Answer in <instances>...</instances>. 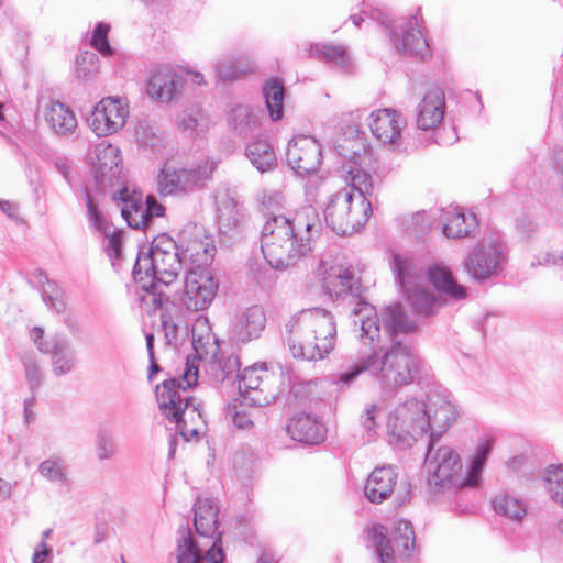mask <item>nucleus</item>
Returning a JSON list of instances; mask_svg holds the SVG:
<instances>
[{"mask_svg": "<svg viewBox=\"0 0 563 563\" xmlns=\"http://www.w3.org/2000/svg\"><path fill=\"white\" fill-rule=\"evenodd\" d=\"M416 328L399 303L383 308L379 316L361 319V341L372 350V376L384 390H395L419 378V356L409 344L395 339L399 333L415 332Z\"/></svg>", "mask_w": 563, "mask_h": 563, "instance_id": "f257e3e1", "label": "nucleus"}, {"mask_svg": "<svg viewBox=\"0 0 563 563\" xmlns=\"http://www.w3.org/2000/svg\"><path fill=\"white\" fill-rule=\"evenodd\" d=\"M184 265L178 244L162 236L153 241L147 252L140 251L132 271L133 279L140 284L142 302L154 310L169 302L166 289L176 280Z\"/></svg>", "mask_w": 563, "mask_h": 563, "instance_id": "f03ea898", "label": "nucleus"}, {"mask_svg": "<svg viewBox=\"0 0 563 563\" xmlns=\"http://www.w3.org/2000/svg\"><path fill=\"white\" fill-rule=\"evenodd\" d=\"M314 233V222L303 213L273 216L261 230L263 255L273 268L285 269L312 251Z\"/></svg>", "mask_w": 563, "mask_h": 563, "instance_id": "7ed1b4c3", "label": "nucleus"}, {"mask_svg": "<svg viewBox=\"0 0 563 563\" xmlns=\"http://www.w3.org/2000/svg\"><path fill=\"white\" fill-rule=\"evenodd\" d=\"M336 324L325 309L301 311L286 324L285 341L296 358H324L335 345Z\"/></svg>", "mask_w": 563, "mask_h": 563, "instance_id": "20e7f679", "label": "nucleus"}, {"mask_svg": "<svg viewBox=\"0 0 563 563\" xmlns=\"http://www.w3.org/2000/svg\"><path fill=\"white\" fill-rule=\"evenodd\" d=\"M196 532L208 542L199 545L188 527L179 529L177 563H223L222 533L218 531V506L209 498H198L194 505Z\"/></svg>", "mask_w": 563, "mask_h": 563, "instance_id": "39448f33", "label": "nucleus"}, {"mask_svg": "<svg viewBox=\"0 0 563 563\" xmlns=\"http://www.w3.org/2000/svg\"><path fill=\"white\" fill-rule=\"evenodd\" d=\"M388 443L397 451H405L423 438L430 429L428 399L410 398L394 410V422H389Z\"/></svg>", "mask_w": 563, "mask_h": 563, "instance_id": "423d86ee", "label": "nucleus"}, {"mask_svg": "<svg viewBox=\"0 0 563 563\" xmlns=\"http://www.w3.org/2000/svg\"><path fill=\"white\" fill-rule=\"evenodd\" d=\"M462 460H424L427 483L432 495L459 487H475L479 484L486 460H471L466 475H462Z\"/></svg>", "mask_w": 563, "mask_h": 563, "instance_id": "0eeeda50", "label": "nucleus"}, {"mask_svg": "<svg viewBox=\"0 0 563 563\" xmlns=\"http://www.w3.org/2000/svg\"><path fill=\"white\" fill-rule=\"evenodd\" d=\"M197 380L198 367L187 361L186 369L180 377L165 379L156 386L155 395L159 409L169 421L178 423L189 407L198 411V405L194 404L196 399L189 396L183 397L180 393V390L186 393L189 387L197 384Z\"/></svg>", "mask_w": 563, "mask_h": 563, "instance_id": "6e6552de", "label": "nucleus"}, {"mask_svg": "<svg viewBox=\"0 0 563 563\" xmlns=\"http://www.w3.org/2000/svg\"><path fill=\"white\" fill-rule=\"evenodd\" d=\"M371 213V203L354 207V194L344 188L331 196L324 209V220L336 234L350 235L367 222Z\"/></svg>", "mask_w": 563, "mask_h": 563, "instance_id": "1a4fd4ad", "label": "nucleus"}, {"mask_svg": "<svg viewBox=\"0 0 563 563\" xmlns=\"http://www.w3.org/2000/svg\"><path fill=\"white\" fill-rule=\"evenodd\" d=\"M218 162L207 158L192 167H164L157 175V189L163 196L187 195L202 189L212 179Z\"/></svg>", "mask_w": 563, "mask_h": 563, "instance_id": "9d476101", "label": "nucleus"}, {"mask_svg": "<svg viewBox=\"0 0 563 563\" xmlns=\"http://www.w3.org/2000/svg\"><path fill=\"white\" fill-rule=\"evenodd\" d=\"M391 268L396 282L405 294L413 313L429 317L433 314L438 300L434 294L416 285L417 267L413 262L398 253L393 254Z\"/></svg>", "mask_w": 563, "mask_h": 563, "instance_id": "9b49d317", "label": "nucleus"}, {"mask_svg": "<svg viewBox=\"0 0 563 563\" xmlns=\"http://www.w3.org/2000/svg\"><path fill=\"white\" fill-rule=\"evenodd\" d=\"M112 200L121 206V216L132 229L147 228L154 218L163 217L165 208L153 195H148L143 206V195L140 191H129L128 187L114 191Z\"/></svg>", "mask_w": 563, "mask_h": 563, "instance_id": "f8f14e48", "label": "nucleus"}, {"mask_svg": "<svg viewBox=\"0 0 563 563\" xmlns=\"http://www.w3.org/2000/svg\"><path fill=\"white\" fill-rule=\"evenodd\" d=\"M236 377L240 395L254 406H267L278 395L277 376L265 365L245 367Z\"/></svg>", "mask_w": 563, "mask_h": 563, "instance_id": "ddd939ff", "label": "nucleus"}, {"mask_svg": "<svg viewBox=\"0 0 563 563\" xmlns=\"http://www.w3.org/2000/svg\"><path fill=\"white\" fill-rule=\"evenodd\" d=\"M129 117L128 102L119 97L101 99L87 118V123L97 136H108L120 131Z\"/></svg>", "mask_w": 563, "mask_h": 563, "instance_id": "4468645a", "label": "nucleus"}, {"mask_svg": "<svg viewBox=\"0 0 563 563\" xmlns=\"http://www.w3.org/2000/svg\"><path fill=\"white\" fill-rule=\"evenodd\" d=\"M219 284L208 271L188 269L183 302L187 309L202 311L213 301Z\"/></svg>", "mask_w": 563, "mask_h": 563, "instance_id": "2eb2a0df", "label": "nucleus"}, {"mask_svg": "<svg viewBox=\"0 0 563 563\" xmlns=\"http://www.w3.org/2000/svg\"><path fill=\"white\" fill-rule=\"evenodd\" d=\"M321 158V146L313 137L298 135L289 141L286 162L297 175L305 176L317 172Z\"/></svg>", "mask_w": 563, "mask_h": 563, "instance_id": "dca6fc26", "label": "nucleus"}, {"mask_svg": "<svg viewBox=\"0 0 563 563\" xmlns=\"http://www.w3.org/2000/svg\"><path fill=\"white\" fill-rule=\"evenodd\" d=\"M504 260L501 244L479 242L464 261L467 274L477 282L496 275Z\"/></svg>", "mask_w": 563, "mask_h": 563, "instance_id": "f3484780", "label": "nucleus"}, {"mask_svg": "<svg viewBox=\"0 0 563 563\" xmlns=\"http://www.w3.org/2000/svg\"><path fill=\"white\" fill-rule=\"evenodd\" d=\"M455 406L444 397L431 393L428 395V420L430 421V435L427 443L424 457H430L435 450L442 434L456 420Z\"/></svg>", "mask_w": 563, "mask_h": 563, "instance_id": "a211bd4d", "label": "nucleus"}, {"mask_svg": "<svg viewBox=\"0 0 563 563\" xmlns=\"http://www.w3.org/2000/svg\"><path fill=\"white\" fill-rule=\"evenodd\" d=\"M266 327V313L262 306L252 305L238 311L230 321L229 339L236 344L257 340Z\"/></svg>", "mask_w": 563, "mask_h": 563, "instance_id": "6ab92c4d", "label": "nucleus"}, {"mask_svg": "<svg viewBox=\"0 0 563 563\" xmlns=\"http://www.w3.org/2000/svg\"><path fill=\"white\" fill-rule=\"evenodd\" d=\"M96 163L92 167L96 187L102 194L107 187L117 185L122 172V158L120 150L112 145L99 144L96 147Z\"/></svg>", "mask_w": 563, "mask_h": 563, "instance_id": "aec40b11", "label": "nucleus"}, {"mask_svg": "<svg viewBox=\"0 0 563 563\" xmlns=\"http://www.w3.org/2000/svg\"><path fill=\"white\" fill-rule=\"evenodd\" d=\"M219 232L229 240H234L243 230L244 208L229 190H219L216 196Z\"/></svg>", "mask_w": 563, "mask_h": 563, "instance_id": "412c9836", "label": "nucleus"}, {"mask_svg": "<svg viewBox=\"0 0 563 563\" xmlns=\"http://www.w3.org/2000/svg\"><path fill=\"white\" fill-rule=\"evenodd\" d=\"M180 254L184 263L189 261V269L207 271V267L212 263L216 254V246L212 240L198 232L194 238H187L185 231L180 238Z\"/></svg>", "mask_w": 563, "mask_h": 563, "instance_id": "4be33fe9", "label": "nucleus"}, {"mask_svg": "<svg viewBox=\"0 0 563 563\" xmlns=\"http://www.w3.org/2000/svg\"><path fill=\"white\" fill-rule=\"evenodd\" d=\"M322 286L331 299H339L346 295L356 299L361 298V277L353 267H331L329 272H325Z\"/></svg>", "mask_w": 563, "mask_h": 563, "instance_id": "5701e85b", "label": "nucleus"}, {"mask_svg": "<svg viewBox=\"0 0 563 563\" xmlns=\"http://www.w3.org/2000/svg\"><path fill=\"white\" fill-rule=\"evenodd\" d=\"M405 125L402 114L393 109H378L368 117L372 134L383 144H396Z\"/></svg>", "mask_w": 563, "mask_h": 563, "instance_id": "b1692460", "label": "nucleus"}, {"mask_svg": "<svg viewBox=\"0 0 563 563\" xmlns=\"http://www.w3.org/2000/svg\"><path fill=\"white\" fill-rule=\"evenodd\" d=\"M184 85L183 77L168 67H158L151 71L146 81V93L154 100L168 103Z\"/></svg>", "mask_w": 563, "mask_h": 563, "instance_id": "393cba45", "label": "nucleus"}, {"mask_svg": "<svg viewBox=\"0 0 563 563\" xmlns=\"http://www.w3.org/2000/svg\"><path fill=\"white\" fill-rule=\"evenodd\" d=\"M389 38L397 52L409 56L424 57L429 54V43L423 34L419 16L413 14L407 22V30L401 38L395 31L389 32Z\"/></svg>", "mask_w": 563, "mask_h": 563, "instance_id": "a878e982", "label": "nucleus"}, {"mask_svg": "<svg viewBox=\"0 0 563 563\" xmlns=\"http://www.w3.org/2000/svg\"><path fill=\"white\" fill-rule=\"evenodd\" d=\"M444 91L438 87H430L417 107V126L420 130L434 129L444 117Z\"/></svg>", "mask_w": 563, "mask_h": 563, "instance_id": "bb28decb", "label": "nucleus"}, {"mask_svg": "<svg viewBox=\"0 0 563 563\" xmlns=\"http://www.w3.org/2000/svg\"><path fill=\"white\" fill-rule=\"evenodd\" d=\"M287 433L297 442L306 445H317L325 440L327 430L316 417L299 413L289 420Z\"/></svg>", "mask_w": 563, "mask_h": 563, "instance_id": "cd10ccee", "label": "nucleus"}, {"mask_svg": "<svg viewBox=\"0 0 563 563\" xmlns=\"http://www.w3.org/2000/svg\"><path fill=\"white\" fill-rule=\"evenodd\" d=\"M344 157L349 158L352 162V165L349 166L346 181L351 186V190L358 192V201L360 205L366 206V203H371V197L375 191V183L369 173L361 167L363 163V155L361 154V150H353L350 154H342Z\"/></svg>", "mask_w": 563, "mask_h": 563, "instance_id": "c85d7f7f", "label": "nucleus"}, {"mask_svg": "<svg viewBox=\"0 0 563 563\" xmlns=\"http://www.w3.org/2000/svg\"><path fill=\"white\" fill-rule=\"evenodd\" d=\"M245 156L261 174L273 172L278 166L274 146L262 133L252 137L245 146Z\"/></svg>", "mask_w": 563, "mask_h": 563, "instance_id": "c756f323", "label": "nucleus"}, {"mask_svg": "<svg viewBox=\"0 0 563 563\" xmlns=\"http://www.w3.org/2000/svg\"><path fill=\"white\" fill-rule=\"evenodd\" d=\"M397 473L391 465L376 467L368 476L364 487L366 498L373 504H380L394 490Z\"/></svg>", "mask_w": 563, "mask_h": 563, "instance_id": "7c9ffc66", "label": "nucleus"}, {"mask_svg": "<svg viewBox=\"0 0 563 563\" xmlns=\"http://www.w3.org/2000/svg\"><path fill=\"white\" fill-rule=\"evenodd\" d=\"M40 351L51 354L52 371L56 376H64L76 366V352L68 340L54 339L51 346H40Z\"/></svg>", "mask_w": 563, "mask_h": 563, "instance_id": "2f4dec72", "label": "nucleus"}, {"mask_svg": "<svg viewBox=\"0 0 563 563\" xmlns=\"http://www.w3.org/2000/svg\"><path fill=\"white\" fill-rule=\"evenodd\" d=\"M262 112L249 104L232 108L228 121L231 130L241 137H247L260 126Z\"/></svg>", "mask_w": 563, "mask_h": 563, "instance_id": "473e14b6", "label": "nucleus"}, {"mask_svg": "<svg viewBox=\"0 0 563 563\" xmlns=\"http://www.w3.org/2000/svg\"><path fill=\"white\" fill-rule=\"evenodd\" d=\"M443 233L449 239H461L468 236L477 227L476 216L472 212L465 213L463 209L452 208L445 211Z\"/></svg>", "mask_w": 563, "mask_h": 563, "instance_id": "72a5a7b5", "label": "nucleus"}, {"mask_svg": "<svg viewBox=\"0 0 563 563\" xmlns=\"http://www.w3.org/2000/svg\"><path fill=\"white\" fill-rule=\"evenodd\" d=\"M240 369V360L236 355L221 356L206 364L205 374L209 382L219 385L236 377Z\"/></svg>", "mask_w": 563, "mask_h": 563, "instance_id": "f704fd0d", "label": "nucleus"}, {"mask_svg": "<svg viewBox=\"0 0 563 563\" xmlns=\"http://www.w3.org/2000/svg\"><path fill=\"white\" fill-rule=\"evenodd\" d=\"M37 278L42 286L41 296L45 306L58 314L64 313L67 307L64 289L55 280L49 279L42 269L38 271Z\"/></svg>", "mask_w": 563, "mask_h": 563, "instance_id": "c9c22d12", "label": "nucleus"}, {"mask_svg": "<svg viewBox=\"0 0 563 563\" xmlns=\"http://www.w3.org/2000/svg\"><path fill=\"white\" fill-rule=\"evenodd\" d=\"M428 275L429 280L439 292L453 299H462L466 296L465 289L454 280L449 268L434 265L429 268Z\"/></svg>", "mask_w": 563, "mask_h": 563, "instance_id": "e433bc0d", "label": "nucleus"}, {"mask_svg": "<svg viewBox=\"0 0 563 563\" xmlns=\"http://www.w3.org/2000/svg\"><path fill=\"white\" fill-rule=\"evenodd\" d=\"M46 121L57 134H68L77 126L73 111L62 102H53L46 112Z\"/></svg>", "mask_w": 563, "mask_h": 563, "instance_id": "4c0bfd02", "label": "nucleus"}, {"mask_svg": "<svg viewBox=\"0 0 563 563\" xmlns=\"http://www.w3.org/2000/svg\"><path fill=\"white\" fill-rule=\"evenodd\" d=\"M310 54L342 69H347L352 65L347 47L342 44H311Z\"/></svg>", "mask_w": 563, "mask_h": 563, "instance_id": "58836bf2", "label": "nucleus"}, {"mask_svg": "<svg viewBox=\"0 0 563 563\" xmlns=\"http://www.w3.org/2000/svg\"><path fill=\"white\" fill-rule=\"evenodd\" d=\"M263 96L269 117L273 121H278L284 113L285 89L283 82L273 78L263 86Z\"/></svg>", "mask_w": 563, "mask_h": 563, "instance_id": "ea45409f", "label": "nucleus"}, {"mask_svg": "<svg viewBox=\"0 0 563 563\" xmlns=\"http://www.w3.org/2000/svg\"><path fill=\"white\" fill-rule=\"evenodd\" d=\"M82 192L89 223L97 231L106 232L108 223L103 212L100 209L101 200L106 196V189H103L101 194L100 189L97 187L96 192H92V190H90L88 187H85Z\"/></svg>", "mask_w": 563, "mask_h": 563, "instance_id": "a19ab883", "label": "nucleus"}, {"mask_svg": "<svg viewBox=\"0 0 563 563\" xmlns=\"http://www.w3.org/2000/svg\"><path fill=\"white\" fill-rule=\"evenodd\" d=\"M386 532L385 526L376 525L368 530V538L375 548L379 563H395V550Z\"/></svg>", "mask_w": 563, "mask_h": 563, "instance_id": "79ce46f5", "label": "nucleus"}, {"mask_svg": "<svg viewBox=\"0 0 563 563\" xmlns=\"http://www.w3.org/2000/svg\"><path fill=\"white\" fill-rule=\"evenodd\" d=\"M493 508L498 515L520 521L527 514L525 505L517 498L508 495L497 496L493 500Z\"/></svg>", "mask_w": 563, "mask_h": 563, "instance_id": "37998d69", "label": "nucleus"}, {"mask_svg": "<svg viewBox=\"0 0 563 563\" xmlns=\"http://www.w3.org/2000/svg\"><path fill=\"white\" fill-rule=\"evenodd\" d=\"M373 361L369 355L352 364L349 368L332 376V380L340 387H349L364 372L372 375Z\"/></svg>", "mask_w": 563, "mask_h": 563, "instance_id": "c03bdc74", "label": "nucleus"}, {"mask_svg": "<svg viewBox=\"0 0 563 563\" xmlns=\"http://www.w3.org/2000/svg\"><path fill=\"white\" fill-rule=\"evenodd\" d=\"M544 482L551 498L563 507V465H549Z\"/></svg>", "mask_w": 563, "mask_h": 563, "instance_id": "a18cd8bd", "label": "nucleus"}, {"mask_svg": "<svg viewBox=\"0 0 563 563\" xmlns=\"http://www.w3.org/2000/svg\"><path fill=\"white\" fill-rule=\"evenodd\" d=\"M394 542L406 553L415 548V531L410 521L404 519L397 521L394 527Z\"/></svg>", "mask_w": 563, "mask_h": 563, "instance_id": "49530a36", "label": "nucleus"}, {"mask_svg": "<svg viewBox=\"0 0 563 563\" xmlns=\"http://www.w3.org/2000/svg\"><path fill=\"white\" fill-rule=\"evenodd\" d=\"M251 69L249 63L234 62L231 59L220 60L216 66L218 77L223 81L238 79L251 71Z\"/></svg>", "mask_w": 563, "mask_h": 563, "instance_id": "de8ad7c7", "label": "nucleus"}, {"mask_svg": "<svg viewBox=\"0 0 563 563\" xmlns=\"http://www.w3.org/2000/svg\"><path fill=\"white\" fill-rule=\"evenodd\" d=\"M99 70V57L93 52H82L76 57V75L81 79H90Z\"/></svg>", "mask_w": 563, "mask_h": 563, "instance_id": "09e8293b", "label": "nucleus"}, {"mask_svg": "<svg viewBox=\"0 0 563 563\" xmlns=\"http://www.w3.org/2000/svg\"><path fill=\"white\" fill-rule=\"evenodd\" d=\"M110 25L104 22H98L93 29L90 45L102 56H111L113 48L111 47L108 35Z\"/></svg>", "mask_w": 563, "mask_h": 563, "instance_id": "8fccbe9b", "label": "nucleus"}, {"mask_svg": "<svg viewBox=\"0 0 563 563\" xmlns=\"http://www.w3.org/2000/svg\"><path fill=\"white\" fill-rule=\"evenodd\" d=\"M108 241L104 246V251L109 258L111 260L112 267L115 272L120 268V262L122 260V238L120 232L113 231L112 233L108 232V228L106 232H102Z\"/></svg>", "mask_w": 563, "mask_h": 563, "instance_id": "3c124183", "label": "nucleus"}, {"mask_svg": "<svg viewBox=\"0 0 563 563\" xmlns=\"http://www.w3.org/2000/svg\"><path fill=\"white\" fill-rule=\"evenodd\" d=\"M40 473L51 482L66 483L67 475L59 460H43L40 464Z\"/></svg>", "mask_w": 563, "mask_h": 563, "instance_id": "603ef678", "label": "nucleus"}, {"mask_svg": "<svg viewBox=\"0 0 563 563\" xmlns=\"http://www.w3.org/2000/svg\"><path fill=\"white\" fill-rule=\"evenodd\" d=\"M98 457H111L117 453L114 435L108 428L99 430L97 435Z\"/></svg>", "mask_w": 563, "mask_h": 563, "instance_id": "864d4df0", "label": "nucleus"}, {"mask_svg": "<svg viewBox=\"0 0 563 563\" xmlns=\"http://www.w3.org/2000/svg\"><path fill=\"white\" fill-rule=\"evenodd\" d=\"M162 308L161 322L165 334L166 344L177 345L179 327L173 319L167 308Z\"/></svg>", "mask_w": 563, "mask_h": 563, "instance_id": "5fc2aeb1", "label": "nucleus"}, {"mask_svg": "<svg viewBox=\"0 0 563 563\" xmlns=\"http://www.w3.org/2000/svg\"><path fill=\"white\" fill-rule=\"evenodd\" d=\"M430 224L431 222L428 213L426 211H419L411 217L406 230L410 235L421 236L429 231Z\"/></svg>", "mask_w": 563, "mask_h": 563, "instance_id": "6e6d98bb", "label": "nucleus"}, {"mask_svg": "<svg viewBox=\"0 0 563 563\" xmlns=\"http://www.w3.org/2000/svg\"><path fill=\"white\" fill-rule=\"evenodd\" d=\"M202 117L200 110H185L178 115L177 123L184 131H195L200 126Z\"/></svg>", "mask_w": 563, "mask_h": 563, "instance_id": "4d7b16f0", "label": "nucleus"}, {"mask_svg": "<svg viewBox=\"0 0 563 563\" xmlns=\"http://www.w3.org/2000/svg\"><path fill=\"white\" fill-rule=\"evenodd\" d=\"M26 380L32 391H34L42 382L41 369L33 358H25L23 361Z\"/></svg>", "mask_w": 563, "mask_h": 563, "instance_id": "13d9d810", "label": "nucleus"}, {"mask_svg": "<svg viewBox=\"0 0 563 563\" xmlns=\"http://www.w3.org/2000/svg\"><path fill=\"white\" fill-rule=\"evenodd\" d=\"M378 411V406L375 404L367 405L364 409V412L361 416V423L364 430L368 433V437H372V433H375L377 423H376V412Z\"/></svg>", "mask_w": 563, "mask_h": 563, "instance_id": "bf43d9fd", "label": "nucleus"}, {"mask_svg": "<svg viewBox=\"0 0 563 563\" xmlns=\"http://www.w3.org/2000/svg\"><path fill=\"white\" fill-rule=\"evenodd\" d=\"M519 450L511 457H537L543 454L542 448L525 439H518Z\"/></svg>", "mask_w": 563, "mask_h": 563, "instance_id": "052dcab7", "label": "nucleus"}, {"mask_svg": "<svg viewBox=\"0 0 563 563\" xmlns=\"http://www.w3.org/2000/svg\"><path fill=\"white\" fill-rule=\"evenodd\" d=\"M495 441L496 439L493 435L484 434L479 437L478 443L475 449V453L472 457H487L492 453V450L495 445Z\"/></svg>", "mask_w": 563, "mask_h": 563, "instance_id": "680f3d73", "label": "nucleus"}, {"mask_svg": "<svg viewBox=\"0 0 563 563\" xmlns=\"http://www.w3.org/2000/svg\"><path fill=\"white\" fill-rule=\"evenodd\" d=\"M516 229L522 235L529 238L537 229L536 223L529 217H520L517 219Z\"/></svg>", "mask_w": 563, "mask_h": 563, "instance_id": "e2e57ef3", "label": "nucleus"}, {"mask_svg": "<svg viewBox=\"0 0 563 563\" xmlns=\"http://www.w3.org/2000/svg\"><path fill=\"white\" fill-rule=\"evenodd\" d=\"M538 264L563 267V255L556 252L545 253L541 257H538Z\"/></svg>", "mask_w": 563, "mask_h": 563, "instance_id": "0e129e2a", "label": "nucleus"}, {"mask_svg": "<svg viewBox=\"0 0 563 563\" xmlns=\"http://www.w3.org/2000/svg\"><path fill=\"white\" fill-rule=\"evenodd\" d=\"M51 552L52 549L47 545L46 541H41L33 553L32 563H43Z\"/></svg>", "mask_w": 563, "mask_h": 563, "instance_id": "69168bd1", "label": "nucleus"}, {"mask_svg": "<svg viewBox=\"0 0 563 563\" xmlns=\"http://www.w3.org/2000/svg\"><path fill=\"white\" fill-rule=\"evenodd\" d=\"M54 166L57 169V172L67 180L70 181V164L67 158L64 157H56L54 159Z\"/></svg>", "mask_w": 563, "mask_h": 563, "instance_id": "338daca9", "label": "nucleus"}, {"mask_svg": "<svg viewBox=\"0 0 563 563\" xmlns=\"http://www.w3.org/2000/svg\"><path fill=\"white\" fill-rule=\"evenodd\" d=\"M233 423L239 429H247L253 426V421L245 411H236L233 416Z\"/></svg>", "mask_w": 563, "mask_h": 563, "instance_id": "774afa93", "label": "nucleus"}]
</instances>
